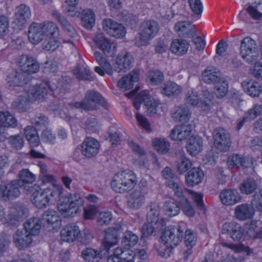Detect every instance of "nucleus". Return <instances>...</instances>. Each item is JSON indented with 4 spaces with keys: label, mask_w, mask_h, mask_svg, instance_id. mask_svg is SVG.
<instances>
[{
    "label": "nucleus",
    "mask_w": 262,
    "mask_h": 262,
    "mask_svg": "<svg viewBox=\"0 0 262 262\" xmlns=\"http://www.w3.org/2000/svg\"><path fill=\"white\" fill-rule=\"evenodd\" d=\"M60 44L59 29L56 24L50 22V50L54 51Z\"/></svg>",
    "instance_id": "nucleus-42"
},
{
    "label": "nucleus",
    "mask_w": 262,
    "mask_h": 262,
    "mask_svg": "<svg viewBox=\"0 0 262 262\" xmlns=\"http://www.w3.org/2000/svg\"><path fill=\"white\" fill-rule=\"evenodd\" d=\"M184 244L186 247L193 248L196 243V237L193 231L190 229L185 230L184 237Z\"/></svg>",
    "instance_id": "nucleus-59"
},
{
    "label": "nucleus",
    "mask_w": 262,
    "mask_h": 262,
    "mask_svg": "<svg viewBox=\"0 0 262 262\" xmlns=\"http://www.w3.org/2000/svg\"><path fill=\"white\" fill-rule=\"evenodd\" d=\"M227 165L229 169L234 167L238 168L246 166V161L242 156L237 154L232 155L227 160Z\"/></svg>",
    "instance_id": "nucleus-51"
},
{
    "label": "nucleus",
    "mask_w": 262,
    "mask_h": 262,
    "mask_svg": "<svg viewBox=\"0 0 262 262\" xmlns=\"http://www.w3.org/2000/svg\"><path fill=\"white\" fill-rule=\"evenodd\" d=\"M202 77L203 81L209 84L220 83L223 79L220 72L213 68H207L202 73Z\"/></svg>",
    "instance_id": "nucleus-35"
},
{
    "label": "nucleus",
    "mask_w": 262,
    "mask_h": 262,
    "mask_svg": "<svg viewBox=\"0 0 262 262\" xmlns=\"http://www.w3.org/2000/svg\"><path fill=\"white\" fill-rule=\"evenodd\" d=\"M152 143L155 149L160 154H166L169 149L170 144L164 138H156L153 140Z\"/></svg>",
    "instance_id": "nucleus-53"
},
{
    "label": "nucleus",
    "mask_w": 262,
    "mask_h": 262,
    "mask_svg": "<svg viewBox=\"0 0 262 262\" xmlns=\"http://www.w3.org/2000/svg\"><path fill=\"white\" fill-rule=\"evenodd\" d=\"M52 15L60 24L68 36L74 37L76 35V32L74 27L58 11L53 10Z\"/></svg>",
    "instance_id": "nucleus-32"
},
{
    "label": "nucleus",
    "mask_w": 262,
    "mask_h": 262,
    "mask_svg": "<svg viewBox=\"0 0 262 262\" xmlns=\"http://www.w3.org/2000/svg\"><path fill=\"white\" fill-rule=\"evenodd\" d=\"M33 182H29L26 187V192L31 195L32 203L37 208L43 209L47 207L49 202L48 191L42 189L40 187Z\"/></svg>",
    "instance_id": "nucleus-9"
},
{
    "label": "nucleus",
    "mask_w": 262,
    "mask_h": 262,
    "mask_svg": "<svg viewBox=\"0 0 262 262\" xmlns=\"http://www.w3.org/2000/svg\"><path fill=\"white\" fill-rule=\"evenodd\" d=\"M174 29L179 36L185 37H193L196 33V29L191 23L181 21L176 23Z\"/></svg>",
    "instance_id": "nucleus-24"
},
{
    "label": "nucleus",
    "mask_w": 262,
    "mask_h": 262,
    "mask_svg": "<svg viewBox=\"0 0 262 262\" xmlns=\"http://www.w3.org/2000/svg\"><path fill=\"white\" fill-rule=\"evenodd\" d=\"M262 114V105L255 104L252 108L245 113V115L249 121L253 120L257 117Z\"/></svg>",
    "instance_id": "nucleus-60"
},
{
    "label": "nucleus",
    "mask_w": 262,
    "mask_h": 262,
    "mask_svg": "<svg viewBox=\"0 0 262 262\" xmlns=\"http://www.w3.org/2000/svg\"><path fill=\"white\" fill-rule=\"evenodd\" d=\"M26 75L21 71H13L8 75L7 83L9 86H22L27 82Z\"/></svg>",
    "instance_id": "nucleus-34"
},
{
    "label": "nucleus",
    "mask_w": 262,
    "mask_h": 262,
    "mask_svg": "<svg viewBox=\"0 0 262 262\" xmlns=\"http://www.w3.org/2000/svg\"><path fill=\"white\" fill-rule=\"evenodd\" d=\"M33 181H7L0 185V199L4 201L14 200L20 194V190L26 191L28 189L27 185Z\"/></svg>",
    "instance_id": "nucleus-7"
},
{
    "label": "nucleus",
    "mask_w": 262,
    "mask_h": 262,
    "mask_svg": "<svg viewBox=\"0 0 262 262\" xmlns=\"http://www.w3.org/2000/svg\"><path fill=\"white\" fill-rule=\"evenodd\" d=\"M36 129V128L30 126L26 127L24 129L25 137L32 147L37 146L39 143V138Z\"/></svg>",
    "instance_id": "nucleus-45"
},
{
    "label": "nucleus",
    "mask_w": 262,
    "mask_h": 262,
    "mask_svg": "<svg viewBox=\"0 0 262 262\" xmlns=\"http://www.w3.org/2000/svg\"><path fill=\"white\" fill-rule=\"evenodd\" d=\"M251 5L246 8V12L254 19L259 20L262 18V9L259 8L262 5V0H253Z\"/></svg>",
    "instance_id": "nucleus-43"
},
{
    "label": "nucleus",
    "mask_w": 262,
    "mask_h": 262,
    "mask_svg": "<svg viewBox=\"0 0 262 262\" xmlns=\"http://www.w3.org/2000/svg\"><path fill=\"white\" fill-rule=\"evenodd\" d=\"M50 230H58L61 226V220L55 211H50Z\"/></svg>",
    "instance_id": "nucleus-63"
},
{
    "label": "nucleus",
    "mask_w": 262,
    "mask_h": 262,
    "mask_svg": "<svg viewBox=\"0 0 262 262\" xmlns=\"http://www.w3.org/2000/svg\"><path fill=\"white\" fill-rule=\"evenodd\" d=\"M93 40L105 56L113 57L117 51L116 44L104 37L102 34L96 35Z\"/></svg>",
    "instance_id": "nucleus-12"
},
{
    "label": "nucleus",
    "mask_w": 262,
    "mask_h": 262,
    "mask_svg": "<svg viewBox=\"0 0 262 262\" xmlns=\"http://www.w3.org/2000/svg\"><path fill=\"white\" fill-rule=\"evenodd\" d=\"M244 91L252 97H258L261 92L260 84L256 81L242 83Z\"/></svg>",
    "instance_id": "nucleus-46"
},
{
    "label": "nucleus",
    "mask_w": 262,
    "mask_h": 262,
    "mask_svg": "<svg viewBox=\"0 0 262 262\" xmlns=\"http://www.w3.org/2000/svg\"><path fill=\"white\" fill-rule=\"evenodd\" d=\"M19 64L23 71L29 73H35L39 69V64L37 61L28 55L20 56Z\"/></svg>",
    "instance_id": "nucleus-26"
},
{
    "label": "nucleus",
    "mask_w": 262,
    "mask_h": 262,
    "mask_svg": "<svg viewBox=\"0 0 262 262\" xmlns=\"http://www.w3.org/2000/svg\"><path fill=\"white\" fill-rule=\"evenodd\" d=\"M135 181H112L111 186L113 189L119 193L124 192L131 189L134 186Z\"/></svg>",
    "instance_id": "nucleus-48"
},
{
    "label": "nucleus",
    "mask_w": 262,
    "mask_h": 262,
    "mask_svg": "<svg viewBox=\"0 0 262 262\" xmlns=\"http://www.w3.org/2000/svg\"><path fill=\"white\" fill-rule=\"evenodd\" d=\"M204 177V172L201 168L194 167L187 173L186 180H194V179L201 180Z\"/></svg>",
    "instance_id": "nucleus-62"
},
{
    "label": "nucleus",
    "mask_w": 262,
    "mask_h": 262,
    "mask_svg": "<svg viewBox=\"0 0 262 262\" xmlns=\"http://www.w3.org/2000/svg\"><path fill=\"white\" fill-rule=\"evenodd\" d=\"M119 229L109 228L105 230L102 246L106 252L118 244L120 236Z\"/></svg>",
    "instance_id": "nucleus-22"
},
{
    "label": "nucleus",
    "mask_w": 262,
    "mask_h": 262,
    "mask_svg": "<svg viewBox=\"0 0 262 262\" xmlns=\"http://www.w3.org/2000/svg\"><path fill=\"white\" fill-rule=\"evenodd\" d=\"M215 147L222 152L228 151L231 144L230 136L228 131L222 127L215 128L213 133Z\"/></svg>",
    "instance_id": "nucleus-11"
},
{
    "label": "nucleus",
    "mask_w": 262,
    "mask_h": 262,
    "mask_svg": "<svg viewBox=\"0 0 262 262\" xmlns=\"http://www.w3.org/2000/svg\"><path fill=\"white\" fill-rule=\"evenodd\" d=\"M81 257L85 262H101L103 258L101 251L92 248L83 249L81 252Z\"/></svg>",
    "instance_id": "nucleus-31"
},
{
    "label": "nucleus",
    "mask_w": 262,
    "mask_h": 262,
    "mask_svg": "<svg viewBox=\"0 0 262 262\" xmlns=\"http://www.w3.org/2000/svg\"><path fill=\"white\" fill-rule=\"evenodd\" d=\"M186 227V224L182 222L177 225L168 227L162 232L154 245V249L160 256L167 258L171 256L173 249L182 242Z\"/></svg>",
    "instance_id": "nucleus-1"
},
{
    "label": "nucleus",
    "mask_w": 262,
    "mask_h": 262,
    "mask_svg": "<svg viewBox=\"0 0 262 262\" xmlns=\"http://www.w3.org/2000/svg\"><path fill=\"white\" fill-rule=\"evenodd\" d=\"M28 37L29 42L33 45H37L42 41V49L49 51V22L31 23L28 28Z\"/></svg>",
    "instance_id": "nucleus-3"
},
{
    "label": "nucleus",
    "mask_w": 262,
    "mask_h": 262,
    "mask_svg": "<svg viewBox=\"0 0 262 262\" xmlns=\"http://www.w3.org/2000/svg\"><path fill=\"white\" fill-rule=\"evenodd\" d=\"M257 221L252 220L245 224L246 234L251 239L262 241V229L257 228Z\"/></svg>",
    "instance_id": "nucleus-39"
},
{
    "label": "nucleus",
    "mask_w": 262,
    "mask_h": 262,
    "mask_svg": "<svg viewBox=\"0 0 262 262\" xmlns=\"http://www.w3.org/2000/svg\"><path fill=\"white\" fill-rule=\"evenodd\" d=\"M139 237L135 233L129 230H126L122 239V245L125 247H134L136 245Z\"/></svg>",
    "instance_id": "nucleus-49"
},
{
    "label": "nucleus",
    "mask_w": 262,
    "mask_h": 262,
    "mask_svg": "<svg viewBox=\"0 0 262 262\" xmlns=\"http://www.w3.org/2000/svg\"><path fill=\"white\" fill-rule=\"evenodd\" d=\"M31 122L38 130L44 129L48 124V118L42 114L36 115L34 118H31Z\"/></svg>",
    "instance_id": "nucleus-58"
},
{
    "label": "nucleus",
    "mask_w": 262,
    "mask_h": 262,
    "mask_svg": "<svg viewBox=\"0 0 262 262\" xmlns=\"http://www.w3.org/2000/svg\"><path fill=\"white\" fill-rule=\"evenodd\" d=\"M181 92V87L172 81H168L164 83L161 90V93L168 97L177 96Z\"/></svg>",
    "instance_id": "nucleus-41"
},
{
    "label": "nucleus",
    "mask_w": 262,
    "mask_h": 262,
    "mask_svg": "<svg viewBox=\"0 0 262 262\" xmlns=\"http://www.w3.org/2000/svg\"><path fill=\"white\" fill-rule=\"evenodd\" d=\"M25 231L31 236H35L40 232L41 224L39 219L32 217L27 220L24 224Z\"/></svg>",
    "instance_id": "nucleus-36"
},
{
    "label": "nucleus",
    "mask_w": 262,
    "mask_h": 262,
    "mask_svg": "<svg viewBox=\"0 0 262 262\" xmlns=\"http://www.w3.org/2000/svg\"><path fill=\"white\" fill-rule=\"evenodd\" d=\"M73 74L79 80L92 81L94 77L93 72L89 68L82 66H77L73 71Z\"/></svg>",
    "instance_id": "nucleus-44"
},
{
    "label": "nucleus",
    "mask_w": 262,
    "mask_h": 262,
    "mask_svg": "<svg viewBox=\"0 0 262 262\" xmlns=\"http://www.w3.org/2000/svg\"><path fill=\"white\" fill-rule=\"evenodd\" d=\"M171 116L175 122L186 123L190 119L191 113L186 106L180 105L174 107Z\"/></svg>",
    "instance_id": "nucleus-28"
},
{
    "label": "nucleus",
    "mask_w": 262,
    "mask_h": 262,
    "mask_svg": "<svg viewBox=\"0 0 262 262\" xmlns=\"http://www.w3.org/2000/svg\"><path fill=\"white\" fill-rule=\"evenodd\" d=\"M32 241V236L22 230H17L13 235V242L19 250H25L29 247Z\"/></svg>",
    "instance_id": "nucleus-23"
},
{
    "label": "nucleus",
    "mask_w": 262,
    "mask_h": 262,
    "mask_svg": "<svg viewBox=\"0 0 262 262\" xmlns=\"http://www.w3.org/2000/svg\"><path fill=\"white\" fill-rule=\"evenodd\" d=\"M102 26L104 31L107 34L116 38H122L126 33L123 25L110 18L103 20Z\"/></svg>",
    "instance_id": "nucleus-17"
},
{
    "label": "nucleus",
    "mask_w": 262,
    "mask_h": 262,
    "mask_svg": "<svg viewBox=\"0 0 262 262\" xmlns=\"http://www.w3.org/2000/svg\"><path fill=\"white\" fill-rule=\"evenodd\" d=\"M49 89L48 82H42L39 84L30 86L27 90L26 93L29 99L32 101H41L47 96Z\"/></svg>",
    "instance_id": "nucleus-14"
},
{
    "label": "nucleus",
    "mask_w": 262,
    "mask_h": 262,
    "mask_svg": "<svg viewBox=\"0 0 262 262\" xmlns=\"http://www.w3.org/2000/svg\"><path fill=\"white\" fill-rule=\"evenodd\" d=\"M239 53L248 64L256 61L259 57V49L256 41L250 37L244 38L241 41Z\"/></svg>",
    "instance_id": "nucleus-8"
},
{
    "label": "nucleus",
    "mask_w": 262,
    "mask_h": 262,
    "mask_svg": "<svg viewBox=\"0 0 262 262\" xmlns=\"http://www.w3.org/2000/svg\"><path fill=\"white\" fill-rule=\"evenodd\" d=\"M188 42L184 39H174L170 45V51L177 55H183L186 53L189 48Z\"/></svg>",
    "instance_id": "nucleus-38"
},
{
    "label": "nucleus",
    "mask_w": 262,
    "mask_h": 262,
    "mask_svg": "<svg viewBox=\"0 0 262 262\" xmlns=\"http://www.w3.org/2000/svg\"><path fill=\"white\" fill-rule=\"evenodd\" d=\"M145 193L141 190H135L127 196V205L130 208L137 209L145 203Z\"/></svg>",
    "instance_id": "nucleus-25"
},
{
    "label": "nucleus",
    "mask_w": 262,
    "mask_h": 262,
    "mask_svg": "<svg viewBox=\"0 0 262 262\" xmlns=\"http://www.w3.org/2000/svg\"><path fill=\"white\" fill-rule=\"evenodd\" d=\"M255 210L251 205L247 203L237 205L233 210L234 217L239 221L252 220L255 214Z\"/></svg>",
    "instance_id": "nucleus-16"
},
{
    "label": "nucleus",
    "mask_w": 262,
    "mask_h": 262,
    "mask_svg": "<svg viewBox=\"0 0 262 262\" xmlns=\"http://www.w3.org/2000/svg\"><path fill=\"white\" fill-rule=\"evenodd\" d=\"M139 72L134 70L128 75L122 77L118 82V86L122 90H126L133 88L135 82L139 79Z\"/></svg>",
    "instance_id": "nucleus-30"
},
{
    "label": "nucleus",
    "mask_w": 262,
    "mask_h": 262,
    "mask_svg": "<svg viewBox=\"0 0 262 262\" xmlns=\"http://www.w3.org/2000/svg\"><path fill=\"white\" fill-rule=\"evenodd\" d=\"M219 197L222 204L227 206H233L242 200V196L237 190L231 188L223 189Z\"/></svg>",
    "instance_id": "nucleus-19"
},
{
    "label": "nucleus",
    "mask_w": 262,
    "mask_h": 262,
    "mask_svg": "<svg viewBox=\"0 0 262 262\" xmlns=\"http://www.w3.org/2000/svg\"><path fill=\"white\" fill-rule=\"evenodd\" d=\"M134 58L132 55L126 51L119 53L113 64V70L118 72H125L133 66Z\"/></svg>",
    "instance_id": "nucleus-13"
},
{
    "label": "nucleus",
    "mask_w": 262,
    "mask_h": 262,
    "mask_svg": "<svg viewBox=\"0 0 262 262\" xmlns=\"http://www.w3.org/2000/svg\"><path fill=\"white\" fill-rule=\"evenodd\" d=\"M185 101L187 104L193 106L199 104L201 108L204 111H208L210 109V105L207 101H200L197 92L194 90L189 91L187 92L186 95Z\"/></svg>",
    "instance_id": "nucleus-33"
},
{
    "label": "nucleus",
    "mask_w": 262,
    "mask_h": 262,
    "mask_svg": "<svg viewBox=\"0 0 262 262\" xmlns=\"http://www.w3.org/2000/svg\"><path fill=\"white\" fill-rule=\"evenodd\" d=\"M159 29L158 23L154 20L144 21L141 25L139 36L135 39V43L138 47L145 46L149 41L157 35Z\"/></svg>",
    "instance_id": "nucleus-5"
},
{
    "label": "nucleus",
    "mask_w": 262,
    "mask_h": 262,
    "mask_svg": "<svg viewBox=\"0 0 262 262\" xmlns=\"http://www.w3.org/2000/svg\"><path fill=\"white\" fill-rule=\"evenodd\" d=\"M100 149L99 142L92 137L86 138L81 144L82 155L90 158L97 155Z\"/></svg>",
    "instance_id": "nucleus-20"
},
{
    "label": "nucleus",
    "mask_w": 262,
    "mask_h": 262,
    "mask_svg": "<svg viewBox=\"0 0 262 262\" xmlns=\"http://www.w3.org/2000/svg\"><path fill=\"white\" fill-rule=\"evenodd\" d=\"M135 256L141 260L148 258L146 249H137L136 254L132 250L121 247L115 248L107 258V262H135Z\"/></svg>",
    "instance_id": "nucleus-4"
},
{
    "label": "nucleus",
    "mask_w": 262,
    "mask_h": 262,
    "mask_svg": "<svg viewBox=\"0 0 262 262\" xmlns=\"http://www.w3.org/2000/svg\"><path fill=\"white\" fill-rule=\"evenodd\" d=\"M0 121L3 128L4 127L14 128L17 125L16 119L7 111L0 112Z\"/></svg>",
    "instance_id": "nucleus-47"
},
{
    "label": "nucleus",
    "mask_w": 262,
    "mask_h": 262,
    "mask_svg": "<svg viewBox=\"0 0 262 262\" xmlns=\"http://www.w3.org/2000/svg\"><path fill=\"white\" fill-rule=\"evenodd\" d=\"M99 104L105 108L108 106L107 103L98 93L91 91L86 93L84 99L82 101L71 103L70 105L76 108L92 111L97 110Z\"/></svg>",
    "instance_id": "nucleus-6"
},
{
    "label": "nucleus",
    "mask_w": 262,
    "mask_h": 262,
    "mask_svg": "<svg viewBox=\"0 0 262 262\" xmlns=\"http://www.w3.org/2000/svg\"><path fill=\"white\" fill-rule=\"evenodd\" d=\"M8 140L11 147L15 149H21L24 145L23 137L19 135L10 136L8 138Z\"/></svg>",
    "instance_id": "nucleus-61"
},
{
    "label": "nucleus",
    "mask_w": 262,
    "mask_h": 262,
    "mask_svg": "<svg viewBox=\"0 0 262 262\" xmlns=\"http://www.w3.org/2000/svg\"><path fill=\"white\" fill-rule=\"evenodd\" d=\"M174 201H176L175 198L167 201L164 206V211L165 215L169 217H172L177 215L180 212V207L176 204Z\"/></svg>",
    "instance_id": "nucleus-52"
},
{
    "label": "nucleus",
    "mask_w": 262,
    "mask_h": 262,
    "mask_svg": "<svg viewBox=\"0 0 262 262\" xmlns=\"http://www.w3.org/2000/svg\"><path fill=\"white\" fill-rule=\"evenodd\" d=\"M95 20V14L92 10L88 9L83 11L81 22L85 28H91L94 24Z\"/></svg>",
    "instance_id": "nucleus-54"
},
{
    "label": "nucleus",
    "mask_w": 262,
    "mask_h": 262,
    "mask_svg": "<svg viewBox=\"0 0 262 262\" xmlns=\"http://www.w3.org/2000/svg\"><path fill=\"white\" fill-rule=\"evenodd\" d=\"M258 187L256 181H242L238 186V189L242 194L249 195L253 193Z\"/></svg>",
    "instance_id": "nucleus-50"
},
{
    "label": "nucleus",
    "mask_w": 262,
    "mask_h": 262,
    "mask_svg": "<svg viewBox=\"0 0 262 262\" xmlns=\"http://www.w3.org/2000/svg\"><path fill=\"white\" fill-rule=\"evenodd\" d=\"M224 246L230 248L236 253H242L244 254H245L246 256H249L253 253V250L252 249L242 244H225Z\"/></svg>",
    "instance_id": "nucleus-55"
},
{
    "label": "nucleus",
    "mask_w": 262,
    "mask_h": 262,
    "mask_svg": "<svg viewBox=\"0 0 262 262\" xmlns=\"http://www.w3.org/2000/svg\"><path fill=\"white\" fill-rule=\"evenodd\" d=\"M148 78L153 84H157L163 81L164 75L160 71L154 70L148 73Z\"/></svg>",
    "instance_id": "nucleus-64"
},
{
    "label": "nucleus",
    "mask_w": 262,
    "mask_h": 262,
    "mask_svg": "<svg viewBox=\"0 0 262 262\" xmlns=\"http://www.w3.org/2000/svg\"><path fill=\"white\" fill-rule=\"evenodd\" d=\"M31 14V11L28 6L23 4L19 5L16 9L15 23L18 27H23L30 18Z\"/></svg>",
    "instance_id": "nucleus-27"
},
{
    "label": "nucleus",
    "mask_w": 262,
    "mask_h": 262,
    "mask_svg": "<svg viewBox=\"0 0 262 262\" xmlns=\"http://www.w3.org/2000/svg\"><path fill=\"white\" fill-rule=\"evenodd\" d=\"M33 103L27 96L26 92L24 95H21L17 98L11 104L12 108L19 112H24L27 108L30 103Z\"/></svg>",
    "instance_id": "nucleus-40"
},
{
    "label": "nucleus",
    "mask_w": 262,
    "mask_h": 262,
    "mask_svg": "<svg viewBox=\"0 0 262 262\" xmlns=\"http://www.w3.org/2000/svg\"><path fill=\"white\" fill-rule=\"evenodd\" d=\"M167 185L175 192V200L182 207L184 213L188 217L194 216L195 214L194 209L183 194L178 183L175 181H168Z\"/></svg>",
    "instance_id": "nucleus-10"
},
{
    "label": "nucleus",
    "mask_w": 262,
    "mask_h": 262,
    "mask_svg": "<svg viewBox=\"0 0 262 262\" xmlns=\"http://www.w3.org/2000/svg\"><path fill=\"white\" fill-rule=\"evenodd\" d=\"M203 141L200 137H190L188 140L186 148L188 153L191 156H196L202 149Z\"/></svg>",
    "instance_id": "nucleus-37"
},
{
    "label": "nucleus",
    "mask_w": 262,
    "mask_h": 262,
    "mask_svg": "<svg viewBox=\"0 0 262 262\" xmlns=\"http://www.w3.org/2000/svg\"><path fill=\"white\" fill-rule=\"evenodd\" d=\"M151 99V96L149 95L147 91L144 90L140 92L136 96L134 101V105L136 110H139L140 104L142 102H144L146 105V102Z\"/></svg>",
    "instance_id": "nucleus-57"
},
{
    "label": "nucleus",
    "mask_w": 262,
    "mask_h": 262,
    "mask_svg": "<svg viewBox=\"0 0 262 262\" xmlns=\"http://www.w3.org/2000/svg\"><path fill=\"white\" fill-rule=\"evenodd\" d=\"M191 132V125H176L171 131L170 138L176 141H182L190 136Z\"/></svg>",
    "instance_id": "nucleus-29"
},
{
    "label": "nucleus",
    "mask_w": 262,
    "mask_h": 262,
    "mask_svg": "<svg viewBox=\"0 0 262 262\" xmlns=\"http://www.w3.org/2000/svg\"><path fill=\"white\" fill-rule=\"evenodd\" d=\"M80 233V230L78 226L75 224H69L60 231V239L64 242L73 243L76 240Z\"/></svg>",
    "instance_id": "nucleus-21"
},
{
    "label": "nucleus",
    "mask_w": 262,
    "mask_h": 262,
    "mask_svg": "<svg viewBox=\"0 0 262 262\" xmlns=\"http://www.w3.org/2000/svg\"><path fill=\"white\" fill-rule=\"evenodd\" d=\"M222 233L227 234L234 241H239L244 234V229L240 224L229 222L223 224Z\"/></svg>",
    "instance_id": "nucleus-18"
},
{
    "label": "nucleus",
    "mask_w": 262,
    "mask_h": 262,
    "mask_svg": "<svg viewBox=\"0 0 262 262\" xmlns=\"http://www.w3.org/2000/svg\"><path fill=\"white\" fill-rule=\"evenodd\" d=\"M57 194L60 199L57 203L59 211L65 217H71L77 214L78 208L84 204L83 200L79 194L74 193L64 196L61 192L62 188L58 186Z\"/></svg>",
    "instance_id": "nucleus-2"
},
{
    "label": "nucleus",
    "mask_w": 262,
    "mask_h": 262,
    "mask_svg": "<svg viewBox=\"0 0 262 262\" xmlns=\"http://www.w3.org/2000/svg\"><path fill=\"white\" fill-rule=\"evenodd\" d=\"M27 212L28 209L21 205L11 207L4 223L8 226H16L19 223L20 219L26 216Z\"/></svg>",
    "instance_id": "nucleus-15"
},
{
    "label": "nucleus",
    "mask_w": 262,
    "mask_h": 262,
    "mask_svg": "<svg viewBox=\"0 0 262 262\" xmlns=\"http://www.w3.org/2000/svg\"><path fill=\"white\" fill-rule=\"evenodd\" d=\"M250 203L256 211L262 213V189L254 193Z\"/></svg>",
    "instance_id": "nucleus-56"
}]
</instances>
